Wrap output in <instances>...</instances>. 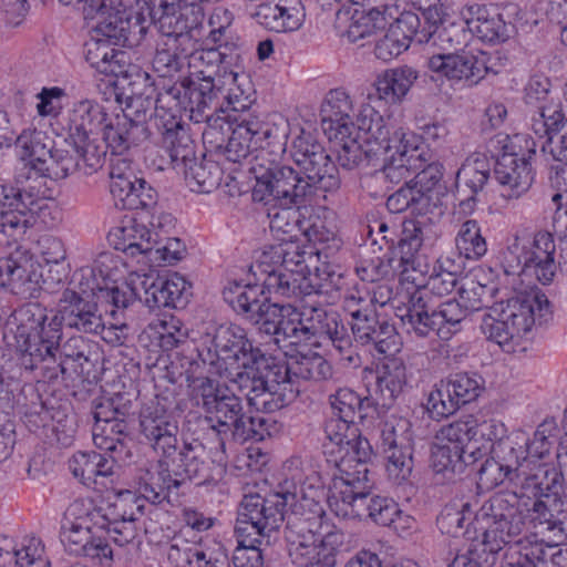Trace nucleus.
<instances>
[{
    "label": "nucleus",
    "mask_w": 567,
    "mask_h": 567,
    "mask_svg": "<svg viewBox=\"0 0 567 567\" xmlns=\"http://www.w3.org/2000/svg\"><path fill=\"white\" fill-rule=\"evenodd\" d=\"M285 519L289 524H300L302 532L312 534L321 543L323 565H338L343 534L330 523L322 506L305 495L298 498L290 491L271 493L266 497L246 495L238 511L237 529L271 537Z\"/></svg>",
    "instance_id": "obj_1"
},
{
    "label": "nucleus",
    "mask_w": 567,
    "mask_h": 567,
    "mask_svg": "<svg viewBox=\"0 0 567 567\" xmlns=\"http://www.w3.org/2000/svg\"><path fill=\"white\" fill-rule=\"evenodd\" d=\"M194 382L197 405L204 410L210 429L219 436L221 449L227 442L261 441L269 434L268 420L248 414L241 399L228 388L220 386L208 377L197 378Z\"/></svg>",
    "instance_id": "obj_2"
},
{
    "label": "nucleus",
    "mask_w": 567,
    "mask_h": 567,
    "mask_svg": "<svg viewBox=\"0 0 567 567\" xmlns=\"http://www.w3.org/2000/svg\"><path fill=\"white\" fill-rule=\"evenodd\" d=\"M292 181L288 184L287 209L310 204L319 192L340 187L338 168L323 146L301 131L291 145Z\"/></svg>",
    "instance_id": "obj_3"
},
{
    "label": "nucleus",
    "mask_w": 567,
    "mask_h": 567,
    "mask_svg": "<svg viewBox=\"0 0 567 567\" xmlns=\"http://www.w3.org/2000/svg\"><path fill=\"white\" fill-rule=\"evenodd\" d=\"M550 315V303L545 293L519 292L488 307L483 317L482 332L504 351L514 352L515 347L538 321L542 324Z\"/></svg>",
    "instance_id": "obj_4"
},
{
    "label": "nucleus",
    "mask_w": 567,
    "mask_h": 567,
    "mask_svg": "<svg viewBox=\"0 0 567 567\" xmlns=\"http://www.w3.org/2000/svg\"><path fill=\"white\" fill-rule=\"evenodd\" d=\"M196 351L203 364L215 367L216 373L231 384L236 382V374L249 371L255 363H264L261 350L254 347L246 331L236 324H220L207 331Z\"/></svg>",
    "instance_id": "obj_5"
},
{
    "label": "nucleus",
    "mask_w": 567,
    "mask_h": 567,
    "mask_svg": "<svg viewBox=\"0 0 567 567\" xmlns=\"http://www.w3.org/2000/svg\"><path fill=\"white\" fill-rule=\"evenodd\" d=\"M200 82L184 79L182 87L184 99L187 100L185 109L189 111V118L195 123L207 122L209 130L205 131L204 135L209 136L214 131L212 122L216 124L220 120L214 118V113L224 110V102L227 107L239 112L247 110L251 101L241 90L237 72L224 66V74L218 76L205 75V71H200Z\"/></svg>",
    "instance_id": "obj_6"
},
{
    "label": "nucleus",
    "mask_w": 567,
    "mask_h": 567,
    "mask_svg": "<svg viewBox=\"0 0 567 567\" xmlns=\"http://www.w3.org/2000/svg\"><path fill=\"white\" fill-rule=\"evenodd\" d=\"M485 519V532L482 544L495 555L505 546L515 549L537 539L536 534L527 535V514L519 506L515 494H496L485 502L481 508Z\"/></svg>",
    "instance_id": "obj_7"
},
{
    "label": "nucleus",
    "mask_w": 567,
    "mask_h": 567,
    "mask_svg": "<svg viewBox=\"0 0 567 567\" xmlns=\"http://www.w3.org/2000/svg\"><path fill=\"white\" fill-rule=\"evenodd\" d=\"M274 141L265 140L255 150L250 159L249 172L256 184L252 188V199L265 205L274 203L287 209L288 184L292 181L290 165H284L279 157L286 151V135H274Z\"/></svg>",
    "instance_id": "obj_8"
},
{
    "label": "nucleus",
    "mask_w": 567,
    "mask_h": 567,
    "mask_svg": "<svg viewBox=\"0 0 567 567\" xmlns=\"http://www.w3.org/2000/svg\"><path fill=\"white\" fill-rule=\"evenodd\" d=\"M91 270L74 272L70 285L62 290L56 303V312L50 321L51 331L70 329L81 333L97 334L104 322L97 300L92 297Z\"/></svg>",
    "instance_id": "obj_9"
},
{
    "label": "nucleus",
    "mask_w": 567,
    "mask_h": 567,
    "mask_svg": "<svg viewBox=\"0 0 567 567\" xmlns=\"http://www.w3.org/2000/svg\"><path fill=\"white\" fill-rule=\"evenodd\" d=\"M369 481L351 478L336 481L330 486L329 504L338 516L344 518L369 517L373 523L388 527L399 514V505L390 497L370 496Z\"/></svg>",
    "instance_id": "obj_10"
},
{
    "label": "nucleus",
    "mask_w": 567,
    "mask_h": 567,
    "mask_svg": "<svg viewBox=\"0 0 567 567\" xmlns=\"http://www.w3.org/2000/svg\"><path fill=\"white\" fill-rule=\"evenodd\" d=\"M343 309L350 317V328L355 342L373 346L384 355H392L398 350L396 331L385 318L377 311L373 298L350 295L344 298Z\"/></svg>",
    "instance_id": "obj_11"
},
{
    "label": "nucleus",
    "mask_w": 567,
    "mask_h": 567,
    "mask_svg": "<svg viewBox=\"0 0 567 567\" xmlns=\"http://www.w3.org/2000/svg\"><path fill=\"white\" fill-rule=\"evenodd\" d=\"M537 142L525 135H514L512 152L502 154L494 165V177L503 187V197L513 199L525 194L533 184L532 158Z\"/></svg>",
    "instance_id": "obj_12"
},
{
    "label": "nucleus",
    "mask_w": 567,
    "mask_h": 567,
    "mask_svg": "<svg viewBox=\"0 0 567 567\" xmlns=\"http://www.w3.org/2000/svg\"><path fill=\"white\" fill-rule=\"evenodd\" d=\"M214 462L208 457L205 446L197 441L176 443L169 452L158 458V466L172 474H165L167 482L183 487L196 480L198 484L216 481Z\"/></svg>",
    "instance_id": "obj_13"
},
{
    "label": "nucleus",
    "mask_w": 567,
    "mask_h": 567,
    "mask_svg": "<svg viewBox=\"0 0 567 567\" xmlns=\"http://www.w3.org/2000/svg\"><path fill=\"white\" fill-rule=\"evenodd\" d=\"M144 503L131 491L121 492L107 507L97 506L93 513V525L106 530L113 542L125 546L137 536L136 522L144 514Z\"/></svg>",
    "instance_id": "obj_14"
},
{
    "label": "nucleus",
    "mask_w": 567,
    "mask_h": 567,
    "mask_svg": "<svg viewBox=\"0 0 567 567\" xmlns=\"http://www.w3.org/2000/svg\"><path fill=\"white\" fill-rule=\"evenodd\" d=\"M42 282L41 266L29 250L19 247L0 258V290L27 300L39 296Z\"/></svg>",
    "instance_id": "obj_15"
},
{
    "label": "nucleus",
    "mask_w": 567,
    "mask_h": 567,
    "mask_svg": "<svg viewBox=\"0 0 567 567\" xmlns=\"http://www.w3.org/2000/svg\"><path fill=\"white\" fill-rule=\"evenodd\" d=\"M431 159V154L417 145H412L404 137L398 151L388 156L381 169L374 171L364 178L368 189H374L373 196L389 190L390 185L398 184L410 176L411 171L422 168V164Z\"/></svg>",
    "instance_id": "obj_16"
},
{
    "label": "nucleus",
    "mask_w": 567,
    "mask_h": 567,
    "mask_svg": "<svg viewBox=\"0 0 567 567\" xmlns=\"http://www.w3.org/2000/svg\"><path fill=\"white\" fill-rule=\"evenodd\" d=\"M302 302L306 342L312 339L328 340L340 352L351 347L352 338L337 311L310 299Z\"/></svg>",
    "instance_id": "obj_17"
},
{
    "label": "nucleus",
    "mask_w": 567,
    "mask_h": 567,
    "mask_svg": "<svg viewBox=\"0 0 567 567\" xmlns=\"http://www.w3.org/2000/svg\"><path fill=\"white\" fill-rule=\"evenodd\" d=\"M190 288V284L179 274L167 279L135 275V290L142 293L140 301L150 310L184 308L192 296Z\"/></svg>",
    "instance_id": "obj_18"
},
{
    "label": "nucleus",
    "mask_w": 567,
    "mask_h": 567,
    "mask_svg": "<svg viewBox=\"0 0 567 567\" xmlns=\"http://www.w3.org/2000/svg\"><path fill=\"white\" fill-rule=\"evenodd\" d=\"M151 228L135 218L123 220L120 226L112 228L107 235L109 244L116 250L130 257L147 256L151 259L156 246L162 241L157 228L162 227L158 219L150 223Z\"/></svg>",
    "instance_id": "obj_19"
},
{
    "label": "nucleus",
    "mask_w": 567,
    "mask_h": 567,
    "mask_svg": "<svg viewBox=\"0 0 567 567\" xmlns=\"http://www.w3.org/2000/svg\"><path fill=\"white\" fill-rule=\"evenodd\" d=\"M110 192L114 204L121 209H147L156 204L155 189L130 168L113 165L110 171Z\"/></svg>",
    "instance_id": "obj_20"
},
{
    "label": "nucleus",
    "mask_w": 567,
    "mask_h": 567,
    "mask_svg": "<svg viewBox=\"0 0 567 567\" xmlns=\"http://www.w3.org/2000/svg\"><path fill=\"white\" fill-rule=\"evenodd\" d=\"M178 423L158 402L152 401L140 412V433L162 456L178 442Z\"/></svg>",
    "instance_id": "obj_21"
},
{
    "label": "nucleus",
    "mask_w": 567,
    "mask_h": 567,
    "mask_svg": "<svg viewBox=\"0 0 567 567\" xmlns=\"http://www.w3.org/2000/svg\"><path fill=\"white\" fill-rule=\"evenodd\" d=\"M357 132L363 131L367 135L365 144L379 148V157L385 164L388 156L398 151L399 145L406 137L402 127H396L392 122L385 121L371 105H361L357 114Z\"/></svg>",
    "instance_id": "obj_22"
},
{
    "label": "nucleus",
    "mask_w": 567,
    "mask_h": 567,
    "mask_svg": "<svg viewBox=\"0 0 567 567\" xmlns=\"http://www.w3.org/2000/svg\"><path fill=\"white\" fill-rule=\"evenodd\" d=\"M427 68L451 81H464L468 85L484 79L487 68L473 54L454 52H433L427 59Z\"/></svg>",
    "instance_id": "obj_23"
},
{
    "label": "nucleus",
    "mask_w": 567,
    "mask_h": 567,
    "mask_svg": "<svg viewBox=\"0 0 567 567\" xmlns=\"http://www.w3.org/2000/svg\"><path fill=\"white\" fill-rule=\"evenodd\" d=\"M252 17L267 30L290 32L302 25L306 12L301 0H265Z\"/></svg>",
    "instance_id": "obj_24"
},
{
    "label": "nucleus",
    "mask_w": 567,
    "mask_h": 567,
    "mask_svg": "<svg viewBox=\"0 0 567 567\" xmlns=\"http://www.w3.org/2000/svg\"><path fill=\"white\" fill-rule=\"evenodd\" d=\"M321 127L328 137L344 136L355 131L354 106L350 94L343 89L330 90L320 107Z\"/></svg>",
    "instance_id": "obj_25"
},
{
    "label": "nucleus",
    "mask_w": 567,
    "mask_h": 567,
    "mask_svg": "<svg viewBox=\"0 0 567 567\" xmlns=\"http://www.w3.org/2000/svg\"><path fill=\"white\" fill-rule=\"evenodd\" d=\"M461 17L467 19L472 33L485 42L502 43L516 33L513 23L506 22L501 13L486 6H467L461 10Z\"/></svg>",
    "instance_id": "obj_26"
},
{
    "label": "nucleus",
    "mask_w": 567,
    "mask_h": 567,
    "mask_svg": "<svg viewBox=\"0 0 567 567\" xmlns=\"http://www.w3.org/2000/svg\"><path fill=\"white\" fill-rule=\"evenodd\" d=\"M386 472L391 480L400 484L406 481L413 470V447L411 439L404 433L398 434L390 423L382 431Z\"/></svg>",
    "instance_id": "obj_27"
},
{
    "label": "nucleus",
    "mask_w": 567,
    "mask_h": 567,
    "mask_svg": "<svg viewBox=\"0 0 567 567\" xmlns=\"http://www.w3.org/2000/svg\"><path fill=\"white\" fill-rule=\"evenodd\" d=\"M94 526L64 525L61 532V540L65 549L75 556L97 559L100 564L112 560V548L109 543L92 534Z\"/></svg>",
    "instance_id": "obj_28"
},
{
    "label": "nucleus",
    "mask_w": 567,
    "mask_h": 567,
    "mask_svg": "<svg viewBox=\"0 0 567 567\" xmlns=\"http://www.w3.org/2000/svg\"><path fill=\"white\" fill-rule=\"evenodd\" d=\"M62 339V332L53 331L47 333L41 340L39 348H33L28 355L19 358L20 365L29 371L40 369L42 377L49 381L56 380L60 375L65 378L69 367L59 358V341Z\"/></svg>",
    "instance_id": "obj_29"
},
{
    "label": "nucleus",
    "mask_w": 567,
    "mask_h": 567,
    "mask_svg": "<svg viewBox=\"0 0 567 567\" xmlns=\"http://www.w3.org/2000/svg\"><path fill=\"white\" fill-rule=\"evenodd\" d=\"M373 456V450L370 442L362 437L358 432L353 434V439L349 440V444H344L343 447L337 453L334 460L336 466L340 473L339 476L334 475L332 485L336 481L347 482L348 478L369 481L368 474V462Z\"/></svg>",
    "instance_id": "obj_30"
},
{
    "label": "nucleus",
    "mask_w": 567,
    "mask_h": 567,
    "mask_svg": "<svg viewBox=\"0 0 567 567\" xmlns=\"http://www.w3.org/2000/svg\"><path fill=\"white\" fill-rule=\"evenodd\" d=\"M236 377L234 385L246 396L249 405L266 413L278 411L296 399L290 390L268 386L249 373L236 374Z\"/></svg>",
    "instance_id": "obj_31"
},
{
    "label": "nucleus",
    "mask_w": 567,
    "mask_h": 567,
    "mask_svg": "<svg viewBox=\"0 0 567 567\" xmlns=\"http://www.w3.org/2000/svg\"><path fill=\"white\" fill-rule=\"evenodd\" d=\"M151 137L147 125L136 123L125 116L116 114L105 123L103 128V141L110 147L112 154L123 155L132 147H137Z\"/></svg>",
    "instance_id": "obj_32"
},
{
    "label": "nucleus",
    "mask_w": 567,
    "mask_h": 567,
    "mask_svg": "<svg viewBox=\"0 0 567 567\" xmlns=\"http://www.w3.org/2000/svg\"><path fill=\"white\" fill-rule=\"evenodd\" d=\"M92 30L112 44L133 47L140 40L135 37L136 32L142 35L146 29L138 22V18L132 21L125 10L113 8L92 24Z\"/></svg>",
    "instance_id": "obj_33"
},
{
    "label": "nucleus",
    "mask_w": 567,
    "mask_h": 567,
    "mask_svg": "<svg viewBox=\"0 0 567 567\" xmlns=\"http://www.w3.org/2000/svg\"><path fill=\"white\" fill-rule=\"evenodd\" d=\"M271 136V130H262L261 123L256 117L248 115L233 128L224 147V154L228 161L239 163L251 155L252 145L257 148L261 140H270Z\"/></svg>",
    "instance_id": "obj_34"
},
{
    "label": "nucleus",
    "mask_w": 567,
    "mask_h": 567,
    "mask_svg": "<svg viewBox=\"0 0 567 567\" xmlns=\"http://www.w3.org/2000/svg\"><path fill=\"white\" fill-rule=\"evenodd\" d=\"M292 563L300 567H336L323 565L321 543L310 533L302 532L300 524H286L284 532Z\"/></svg>",
    "instance_id": "obj_35"
},
{
    "label": "nucleus",
    "mask_w": 567,
    "mask_h": 567,
    "mask_svg": "<svg viewBox=\"0 0 567 567\" xmlns=\"http://www.w3.org/2000/svg\"><path fill=\"white\" fill-rule=\"evenodd\" d=\"M564 558L561 549L539 539H527L526 544L515 548L514 554L506 555L501 567H555Z\"/></svg>",
    "instance_id": "obj_36"
},
{
    "label": "nucleus",
    "mask_w": 567,
    "mask_h": 567,
    "mask_svg": "<svg viewBox=\"0 0 567 567\" xmlns=\"http://www.w3.org/2000/svg\"><path fill=\"white\" fill-rule=\"evenodd\" d=\"M400 318L408 330L419 337L436 332L443 339L436 310L429 305L422 291H415L410 296L404 313L400 315Z\"/></svg>",
    "instance_id": "obj_37"
},
{
    "label": "nucleus",
    "mask_w": 567,
    "mask_h": 567,
    "mask_svg": "<svg viewBox=\"0 0 567 567\" xmlns=\"http://www.w3.org/2000/svg\"><path fill=\"white\" fill-rule=\"evenodd\" d=\"M269 293L282 298L310 299L317 295L307 275L298 271L271 269L264 281Z\"/></svg>",
    "instance_id": "obj_38"
},
{
    "label": "nucleus",
    "mask_w": 567,
    "mask_h": 567,
    "mask_svg": "<svg viewBox=\"0 0 567 567\" xmlns=\"http://www.w3.org/2000/svg\"><path fill=\"white\" fill-rule=\"evenodd\" d=\"M264 286L234 282L223 290L224 300L245 320L250 321L267 305Z\"/></svg>",
    "instance_id": "obj_39"
},
{
    "label": "nucleus",
    "mask_w": 567,
    "mask_h": 567,
    "mask_svg": "<svg viewBox=\"0 0 567 567\" xmlns=\"http://www.w3.org/2000/svg\"><path fill=\"white\" fill-rule=\"evenodd\" d=\"M406 384L405 365L401 359L389 358L378 371L374 394L382 408H390Z\"/></svg>",
    "instance_id": "obj_40"
},
{
    "label": "nucleus",
    "mask_w": 567,
    "mask_h": 567,
    "mask_svg": "<svg viewBox=\"0 0 567 567\" xmlns=\"http://www.w3.org/2000/svg\"><path fill=\"white\" fill-rule=\"evenodd\" d=\"M359 137L357 130L350 131V134L344 133V136L339 134L338 137H328L334 145L337 161L341 167L353 169L364 162L370 163L379 158V148L372 146L371 142L367 148H363Z\"/></svg>",
    "instance_id": "obj_41"
},
{
    "label": "nucleus",
    "mask_w": 567,
    "mask_h": 567,
    "mask_svg": "<svg viewBox=\"0 0 567 567\" xmlns=\"http://www.w3.org/2000/svg\"><path fill=\"white\" fill-rule=\"evenodd\" d=\"M389 18H393V8L388 4L372 8L367 12L355 10L351 17L347 37L351 42H357L384 31L389 24Z\"/></svg>",
    "instance_id": "obj_42"
},
{
    "label": "nucleus",
    "mask_w": 567,
    "mask_h": 567,
    "mask_svg": "<svg viewBox=\"0 0 567 567\" xmlns=\"http://www.w3.org/2000/svg\"><path fill=\"white\" fill-rule=\"evenodd\" d=\"M417 79V72L410 66H401L385 71L375 80V90L381 100L396 103L410 91Z\"/></svg>",
    "instance_id": "obj_43"
},
{
    "label": "nucleus",
    "mask_w": 567,
    "mask_h": 567,
    "mask_svg": "<svg viewBox=\"0 0 567 567\" xmlns=\"http://www.w3.org/2000/svg\"><path fill=\"white\" fill-rule=\"evenodd\" d=\"M50 142L41 131H23L16 138V147L20 150V157L42 175L44 171L41 168L49 163L53 152Z\"/></svg>",
    "instance_id": "obj_44"
},
{
    "label": "nucleus",
    "mask_w": 567,
    "mask_h": 567,
    "mask_svg": "<svg viewBox=\"0 0 567 567\" xmlns=\"http://www.w3.org/2000/svg\"><path fill=\"white\" fill-rule=\"evenodd\" d=\"M110 117L104 109L93 101H81L76 104L72 114V126L70 136H80L79 141H85L95 131L104 128Z\"/></svg>",
    "instance_id": "obj_45"
},
{
    "label": "nucleus",
    "mask_w": 567,
    "mask_h": 567,
    "mask_svg": "<svg viewBox=\"0 0 567 567\" xmlns=\"http://www.w3.org/2000/svg\"><path fill=\"white\" fill-rule=\"evenodd\" d=\"M182 89V85L179 87L173 85L165 94H156L155 97L151 94L145 95L144 93L130 96L121 116H125L128 120H134L136 123L147 125V118L153 121V112H155L156 105L162 103L164 99L171 97L176 101V106L178 104H184V106L187 104V102H179Z\"/></svg>",
    "instance_id": "obj_46"
},
{
    "label": "nucleus",
    "mask_w": 567,
    "mask_h": 567,
    "mask_svg": "<svg viewBox=\"0 0 567 567\" xmlns=\"http://www.w3.org/2000/svg\"><path fill=\"white\" fill-rule=\"evenodd\" d=\"M472 35L467 19L462 17L458 21L447 22L441 28L429 30L427 44L437 48L439 52H451L466 45Z\"/></svg>",
    "instance_id": "obj_47"
},
{
    "label": "nucleus",
    "mask_w": 567,
    "mask_h": 567,
    "mask_svg": "<svg viewBox=\"0 0 567 567\" xmlns=\"http://www.w3.org/2000/svg\"><path fill=\"white\" fill-rule=\"evenodd\" d=\"M293 363L292 364H282V363H274L264 354V363H255L249 371L245 373H249V375H254L255 379L258 378L259 381H262L268 386H272L277 390L288 391L290 390L293 396L297 398L299 394V389L295 386L292 381Z\"/></svg>",
    "instance_id": "obj_48"
},
{
    "label": "nucleus",
    "mask_w": 567,
    "mask_h": 567,
    "mask_svg": "<svg viewBox=\"0 0 567 567\" xmlns=\"http://www.w3.org/2000/svg\"><path fill=\"white\" fill-rule=\"evenodd\" d=\"M179 37H167V40L156 48L152 65L153 70L162 78H173L187 64V54L178 45Z\"/></svg>",
    "instance_id": "obj_49"
},
{
    "label": "nucleus",
    "mask_w": 567,
    "mask_h": 567,
    "mask_svg": "<svg viewBox=\"0 0 567 567\" xmlns=\"http://www.w3.org/2000/svg\"><path fill=\"white\" fill-rule=\"evenodd\" d=\"M281 310L274 342L280 348L285 347L281 343L286 342L289 346L306 342V333H303V302L300 309L286 305L281 306Z\"/></svg>",
    "instance_id": "obj_50"
},
{
    "label": "nucleus",
    "mask_w": 567,
    "mask_h": 567,
    "mask_svg": "<svg viewBox=\"0 0 567 567\" xmlns=\"http://www.w3.org/2000/svg\"><path fill=\"white\" fill-rule=\"evenodd\" d=\"M393 8V18H389V24L386 27L395 37L400 40L404 38L405 44L410 47L411 42L414 41L419 44L429 43V30L422 29L420 17L412 11L399 12L396 6Z\"/></svg>",
    "instance_id": "obj_51"
},
{
    "label": "nucleus",
    "mask_w": 567,
    "mask_h": 567,
    "mask_svg": "<svg viewBox=\"0 0 567 567\" xmlns=\"http://www.w3.org/2000/svg\"><path fill=\"white\" fill-rule=\"evenodd\" d=\"M268 255L277 265L274 269L309 274V268L306 264V251L300 243L296 240H282L280 244L272 246Z\"/></svg>",
    "instance_id": "obj_52"
},
{
    "label": "nucleus",
    "mask_w": 567,
    "mask_h": 567,
    "mask_svg": "<svg viewBox=\"0 0 567 567\" xmlns=\"http://www.w3.org/2000/svg\"><path fill=\"white\" fill-rule=\"evenodd\" d=\"M526 486L535 489V495L538 497L555 496L560 497V492L564 489V475L555 466L539 465L536 472L526 474L522 477Z\"/></svg>",
    "instance_id": "obj_53"
},
{
    "label": "nucleus",
    "mask_w": 567,
    "mask_h": 567,
    "mask_svg": "<svg viewBox=\"0 0 567 567\" xmlns=\"http://www.w3.org/2000/svg\"><path fill=\"white\" fill-rule=\"evenodd\" d=\"M455 246L466 259L478 260L487 252L486 239L481 234L478 223L474 219L465 220L455 237Z\"/></svg>",
    "instance_id": "obj_54"
},
{
    "label": "nucleus",
    "mask_w": 567,
    "mask_h": 567,
    "mask_svg": "<svg viewBox=\"0 0 567 567\" xmlns=\"http://www.w3.org/2000/svg\"><path fill=\"white\" fill-rule=\"evenodd\" d=\"M239 536L245 537L240 540V546L236 548L233 555L234 567H264L262 545H270V537L259 536L257 534L249 535L248 533H240L235 526Z\"/></svg>",
    "instance_id": "obj_55"
},
{
    "label": "nucleus",
    "mask_w": 567,
    "mask_h": 567,
    "mask_svg": "<svg viewBox=\"0 0 567 567\" xmlns=\"http://www.w3.org/2000/svg\"><path fill=\"white\" fill-rule=\"evenodd\" d=\"M148 16L154 27L166 37L182 35L179 8L168 0H151Z\"/></svg>",
    "instance_id": "obj_56"
},
{
    "label": "nucleus",
    "mask_w": 567,
    "mask_h": 567,
    "mask_svg": "<svg viewBox=\"0 0 567 567\" xmlns=\"http://www.w3.org/2000/svg\"><path fill=\"white\" fill-rule=\"evenodd\" d=\"M536 115L532 117L530 130L535 136L538 137L540 143L547 140L553 134L558 133L564 128V122L567 117V111L563 104H555L548 106H539Z\"/></svg>",
    "instance_id": "obj_57"
},
{
    "label": "nucleus",
    "mask_w": 567,
    "mask_h": 567,
    "mask_svg": "<svg viewBox=\"0 0 567 567\" xmlns=\"http://www.w3.org/2000/svg\"><path fill=\"white\" fill-rule=\"evenodd\" d=\"M493 457L502 464L507 473L513 474L517 480L526 474L525 464H528L524 445L513 442L509 439L494 443Z\"/></svg>",
    "instance_id": "obj_58"
},
{
    "label": "nucleus",
    "mask_w": 567,
    "mask_h": 567,
    "mask_svg": "<svg viewBox=\"0 0 567 567\" xmlns=\"http://www.w3.org/2000/svg\"><path fill=\"white\" fill-rule=\"evenodd\" d=\"M79 161L81 162V172L84 175H92L101 169L104 165L106 151L110 147L99 144L91 136H86L85 141L80 142V136H70Z\"/></svg>",
    "instance_id": "obj_59"
},
{
    "label": "nucleus",
    "mask_w": 567,
    "mask_h": 567,
    "mask_svg": "<svg viewBox=\"0 0 567 567\" xmlns=\"http://www.w3.org/2000/svg\"><path fill=\"white\" fill-rule=\"evenodd\" d=\"M424 236L423 228L417 220H405L402 224L401 236L398 240L396 249L400 256L401 265L414 268V259L423 245Z\"/></svg>",
    "instance_id": "obj_60"
},
{
    "label": "nucleus",
    "mask_w": 567,
    "mask_h": 567,
    "mask_svg": "<svg viewBox=\"0 0 567 567\" xmlns=\"http://www.w3.org/2000/svg\"><path fill=\"white\" fill-rule=\"evenodd\" d=\"M92 297L97 300H104L110 303L113 308L110 310L112 316H115L116 310L126 309L134 300L138 299L142 293L135 290V275H131L130 282L123 286H106L99 287L95 291L94 287H91Z\"/></svg>",
    "instance_id": "obj_61"
},
{
    "label": "nucleus",
    "mask_w": 567,
    "mask_h": 567,
    "mask_svg": "<svg viewBox=\"0 0 567 567\" xmlns=\"http://www.w3.org/2000/svg\"><path fill=\"white\" fill-rule=\"evenodd\" d=\"M185 178L198 186L199 192L209 193L220 182L221 171L213 161L197 162L196 158L184 165Z\"/></svg>",
    "instance_id": "obj_62"
},
{
    "label": "nucleus",
    "mask_w": 567,
    "mask_h": 567,
    "mask_svg": "<svg viewBox=\"0 0 567 567\" xmlns=\"http://www.w3.org/2000/svg\"><path fill=\"white\" fill-rule=\"evenodd\" d=\"M133 415L132 402L123 394H115L112 398L93 401V417L95 423L115 422V420L127 421Z\"/></svg>",
    "instance_id": "obj_63"
},
{
    "label": "nucleus",
    "mask_w": 567,
    "mask_h": 567,
    "mask_svg": "<svg viewBox=\"0 0 567 567\" xmlns=\"http://www.w3.org/2000/svg\"><path fill=\"white\" fill-rule=\"evenodd\" d=\"M455 398L458 409L475 401L483 391V380L475 374L458 372L445 378Z\"/></svg>",
    "instance_id": "obj_64"
}]
</instances>
